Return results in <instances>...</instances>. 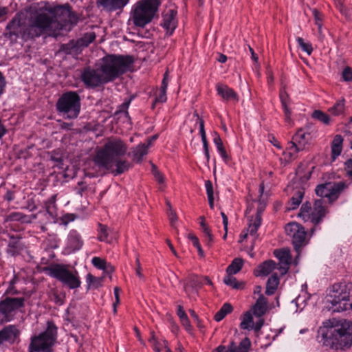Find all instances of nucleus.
<instances>
[{"label":"nucleus","instance_id":"79ce46f5","mask_svg":"<svg viewBox=\"0 0 352 352\" xmlns=\"http://www.w3.org/2000/svg\"><path fill=\"white\" fill-rule=\"evenodd\" d=\"M223 282L227 285L232 287L233 289H241L243 287V283L238 282L232 274H227L223 279Z\"/></svg>","mask_w":352,"mask_h":352},{"label":"nucleus","instance_id":"603ef678","mask_svg":"<svg viewBox=\"0 0 352 352\" xmlns=\"http://www.w3.org/2000/svg\"><path fill=\"white\" fill-rule=\"evenodd\" d=\"M201 221H200V226L201 231L204 234V236H206L208 235H210L212 234L211 230L210 229L209 226L207 225L205 217H200Z\"/></svg>","mask_w":352,"mask_h":352},{"label":"nucleus","instance_id":"8fccbe9b","mask_svg":"<svg viewBox=\"0 0 352 352\" xmlns=\"http://www.w3.org/2000/svg\"><path fill=\"white\" fill-rule=\"evenodd\" d=\"M98 239L100 241H107L108 237V228L102 224L98 225Z\"/></svg>","mask_w":352,"mask_h":352},{"label":"nucleus","instance_id":"b1692460","mask_svg":"<svg viewBox=\"0 0 352 352\" xmlns=\"http://www.w3.org/2000/svg\"><path fill=\"white\" fill-rule=\"evenodd\" d=\"M343 138L341 135H336L331 142L332 158L335 160L342 151Z\"/></svg>","mask_w":352,"mask_h":352},{"label":"nucleus","instance_id":"9b49d317","mask_svg":"<svg viewBox=\"0 0 352 352\" xmlns=\"http://www.w3.org/2000/svg\"><path fill=\"white\" fill-rule=\"evenodd\" d=\"M286 234L292 239L295 250L300 254V249L306 245V232L305 228L296 222L289 223L285 228Z\"/></svg>","mask_w":352,"mask_h":352},{"label":"nucleus","instance_id":"49530a36","mask_svg":"<svg viewBox=\"0 0 352 352\" xmlns=\"http://www.w3.org/2000/svg\"><path fill=\"white\" fill-rule=\"evenodd\" d=\"M96 38V34L93 32H87L84 34L83 37L78 40L80 45L87 46L92 43Z\"/></svg>","mask_w":352,"mask_h":352},{"label":"nucleus","instance_id":"6e6552de","mask_svg":"<svg viewBox=\"0 0 352 352\" xmlns=\"http://www.w3.org/2000/svg\"><path fill=\"white\" fill-rule=\"evenodd\" d=\"M50 276L57 279L70 289H76L80 286L81 281L77 271H70L67 266L53 264L44 268Z\"/></svg>","mask_w":352,"mask_h":352},{"label":"nucleus","instance_id":"e2e57ef3","mask_svg":"<svg viewBox=\"0 0 352 352\" xmlns=\"http://www.w3.org/2000/svg\"><path fill=\"white\" fill-rule=\"evenodd\" d=\"M119 292H120V289L118 287H116L114 288V296H115L116 301L113 303V310H114L115 313L116 312V307L120 303Z\"/></svg>","mask_w":352,"mask_h":352},{"label":"nucleus","instance_id":"c756f323","mask_svg":"<svg viewBox=\"0 0 352 352\" xmlns=\"http://www.w3.org/2000/svg\"><path fill=\"white\" fill-rule=\"evenodd\" d=\"M279 284V278L276 274H272L267 280L266 284L265 294L272 295L276 290Z\"/></svg>","mask_w":352,"mask_h":352},{"label":"nucleus","instance_id":"864d4df0","mask_svg":"<svg viewBox=\"0 0 352 352\" xmlns=\"http://www.w3.org/2000/svg\"><path fill=\"white\" fill-rule=\"evenodd\" d=\"M344 170L346 175L352 179V159L346 160L344 163Z\"/></svg>","mask_w":352,"mask_h":352},{"label":"nucleus","instance_id":"72a5a7b5","mask_svg":"<svg viewBox=\"0 0 352 352\" xmlns=\"http://www.w3.org/2000/svg\"><path fill=\"white\" fill-rule=\"evenodd\" d=\"M262 219H260L259 216L255 217L254 219L250 220L248 228L247 230L249 235L253 236L254 239L257 237V230L261 225Z\"/></svg>","mask_w":352,"mask_h":352},{"label":"nucleus","instance_id":"a19ab883","mask_svg":"<svg viewBox=\"0 0 352 352\" xmlns=\"http://www.w3.org/2000/svg\"><path fill=\"white\" fill-rule=\"evenodd\" d=\"M10 239L8 241L9 252L14 254L20 249V238L19 236L9 235Z\"/></svg>","mask_w":352,"mask_h":352},{"label":"nucleus","instance_id":"1a4fd4ad","mask_svg":"<svg viewBox=\"0 0 352 352\" xmlns=\"http://www.w3.org/2000/svg\"><path fill=\"white\" fill-rule=\"evenodd\" d=\"M57 111L66 118L74 119L78 117L80 110V100L75 91L64 93L56 102Z\"/></svg>","mask_w":352,"mask_h":352},{"label":"nucleus","instance_id":"20e7f679","mask_svg":"<svg viewBox=\"0 0 352 352\" xmlns=\"http://www.w3.org/2000/svg\"><path fill=\"white\" fill-rule=\"evenodd\" d=\"M126 151L127 146L122 140L109 139L104 146L96 151L93 160L99 168L111 167V162L124 155Z\"/></svg>","mask_w":352,"mask_h":352},{"label":"nucleus","instance_id":"f704fd0d","mask_svg":"<svg viewBox=\"0 0 352 352\" xmlns=\"http://www.w3.org/2000/svg\"><path fill=\"white\" fill-rule=\"evenodd\" d=\"M280 99L281 104H282V106L284 109L285 120L287 122H290L291 111H289V109L288 108V103H287L288 99H289V96L285 91H282L280 94Z\"/></svg>","mask_w":352,"mask_h":352},{"label":"nucleus","instance_id":"c03bdc74","mask_svg":"<svg viewBox=\"0 0 352 352\" xmlns=\"http://www.w3.org/2000/svg\"><path fill=\"white\" fill-rule=\"evenodd\" d=\"M25 215L21 212H14L5 217L4 222L9 221H23Z\"/></svg>","mask_w":352,"mask_h":352},{"label":"nucleus","instance_id":"a878e982","mask_svg":"<svg viewBox=\"0 0 352 352\" xmlns=\"http://www.w3.org/2000/svg\"><path fill=\"white\" fill-rule=\"evenodd\" d=\"M148 146L146 144H141L138 145L133 151V160L140 163L142 162L143 157L148 153Z\"/></svg>","mask_w":352,"mask_h":352},{"label":"nucleus","instance_id":"69168bd1","mask_svg":"<svg viewBox=\"0 0 352 352\" xmlns=\"http://www.w3.org/2000/svg\"><path fill=\"white\" fill-rule=\"evenodd\" d=\"M9 12L8 7L0 6V20L5 21L6 19V15Z\"/></svg>","mask_w":352,"mask_h":352},{"label":"nucleus","instance_id":"c85d7f7f","mask_svg":"<svg viewBox=\"0 0 352 352\" xmlns=\"http://www.w3.org/2000/svg\"><path fill=\"white\" fill-rule=\"evenodd\" d=\"M151 334L148 342L151 343L155 352H160L163 348H167V342L166 340H159L155 336L153 331H152Z\"/></svg>","mask_w":352,"mask_h":352},{"label":"nucleus","instance_id":"dca6fc26","mask_svg":"<svg viewBox=\"0 0 352 352\" xmlns=\"http://www.w3.org/2000/svg\"><path fill=\"white\" fill-rule=\"evenodd\" d=\"M129 1L130 0H97L96 3L106 11L114 12L122 10Z\"/></svg>","mask_w":352,"mask_h":352},{"label":"nucleus","instance_id":"6ab92c4d","mask_svg":"<svg viewBox=\"0 0 352 352\" xmlns=\"http://www.w3.org/2000/svg\"><path fill=\"white\" fill-rule=\"evenodd\" d=\"M202 282L201 279L195 276H190L184 284V290L189 297H192L198 293V289L201 287Z\"/></svg>","mask_w":352,"mask_h":352},{"label":"nucleus","instance_id":"7ed1b4c3","mask_svg":"<svg viewBox=\"0 0 352 352\" xmlns=\"http://www.w3.org/2000/svg\"><path fill=\"white\" fill-rule=\"evenodd\" d=\"M318 333L323 344L331 348L343 349L352 345V322L346 320H329L323 323Z\"/></svg>","mask_w":352,"mask_h":352},{"label":"nucleus","instance_id":"09e8293b","mask_svg":"<svg viewBox=\"0 0 352 352\" xmlns=\"http://www.w3.org/2000/svg\"><path fill=\"white\" fill-rule=\"evenodd\" d=\"M296 41L304 52H305L308 55H310L313 51V48L311 45L309 43H305L304 39L301 37H298Z\"/></svg>","mask_w":352,"mask_h":352},{"label":"nucleus","instance_id":"5701e85b","mask_svg":"<svg viewBox=\"0 0 352 352\" xmlns=\"http://www.w3.org/2000/svg\"><path fill=\"white\" fill-rule=\"evenodd\" d=\"M267 309V300L263 294H260L256 301V303L252 307L253 314L256 316L261 317L266 313Z\"/></svg>","mask_w":352,"mask_h":352},{"label":"nucleus","instance_id":"0eeeda50","mask_svg":"<svg viewBox=\"0 0 352 352\" xmlns=\"http://www.w3.org/2000/svg\"><path fill=\"white\" fill-rule=\"evenodd\" d=\"M57 329L54 322L48 321L44 331L31 337L28 352H54L57 342Z\"/></svg>","mask_w":352,"mask_h":352},{"label":"nucleus","instance_id":"423d86ee","mask_svg":"<svg viewBox=\"0 0 352 352\" xmlns=\"http://www.w3.org/2000/svg\"><path fill=\"white\" fill-rule=\"evenodd\" d=\"M161 4L160 0H140L131 8V19L133 24L140 28L152 21Z\"/></svg>","mask_w":352,"mask_h":352},{"label":"nucleus","instance_id":"3c124183","mask_svg":"<svg viewBox=\"0 0 352 352\" xmlns=\"http://www.w3.org/2000/svg\"><path fill=\"white\" fill-rule=\"evenodd\" d=\"M56 195H54L47 199L45 202V208L48 212L52 213L56 206Z\"/></svg>","mask_w":352,"mask_h":352},{"label":"nucleus","instance_id":"393cba45","mask_svg":"<svg viewBox=\"0 0 352 352\" xmlns=\"http://www.w3.org/2000/svg\"><path fill=\"white\" fill-rule=\"evenodd\" d=\"M347 187L346 184L344 182H331L330 188V201H333L338 199L339 195Z\"/></svg>","mask_w":352,"mask_h":352},{"label":"nucleus","instance_id":"473e14b6","mask_svg":"<svg viewBox=\"0 0 352 352\" xmlns=\"http://www.w3.org/2000/svg\"><path fill=\"white\" fill-rule=\"evenodd\" d=\"M230 345L233 349V352H248L251 342L249 338H245L241 341L239 346H236L234 342H232Z\"/></svg>","mask_w":352,"mask_h":352},{"label":"nucleus","instance_id":"0e129e2a","mask_svg":"<svg viewBox=\"0 0 352 352\" xmlns=\"http://www.w3.org/2000/svg\"><path fill=\"white\" fill-rule=\"evenodd\" d=\"M135 263H136V269H135L136 275L140 278H143L144 276L142 273V267H141V264H140L139 258H136Z\"/></svg>","mask_w":352,"mask_h":352},{"label":"nucleus","instance_id":"6e6d98bb","mask_svg":"<svg viewBox=\"0 0 352 352\" xmlns=\"http://www.w3.org/2000/svg\"><path fill=\"white\" fill-rule=\"evenodd\" d=\"M342 78L345 81H352V69L346 67L342 71Z\"/></svg>","mask_w":352,"mask_h":352},{"label":"nucleus","instance_id":"4c0bfd02","mask_svg":"<svg viewBox=\"0 0 352 352\" xmlns=\"http://www.w3.org/2000/svg\"><path fill=\"white\" fill-rule=\"evenodd\" d=\"M330 188L331 182L318 185L316 188V193L321 197H327L330 200Z\"/></svg>","mask_w":352,"mask_h":352},{"label":"nucleus","instance_id":"e433bc0d","mask_svg":"<svg viewBox=\"0 0 352 352\" xmlns=\"http://www.w3.org/2000/svg\"><path fill=\"white\" fill-rule=\"evenodd\" d=\"M232 311V307L230 303H225L221 308L215 314L214 318L217 322L223 320L226 316Z\"/></svg>","mask_w":352,"mask_h":352},{"label":"nucleus","instance_id":"680f3d73","mask_svg":"<svg viewBox=\"0 0 352 352\" xmlns=\"http://www.w3.org/2000/svg\"><path fill=\"white\" fill-rule=\"evenodd\" d=\"M87 281L89 283L95 285L96 287L100 286L101 283V280L99 278H97L90 274H88L87 276Z\"/></svg>","mask_w":352,"mask_h":352},{"label":"nucleus","instance_id":"f8f14e48","mask_svg":"<svg viewBox=\"0 0 352 352\" xmlns=\"http://www.w3.org/2000/svg\"><path fill=\"white\" fill-rule=\"evenodd\" d=\"M309 139V134L303 130L300 129L296 132L292 137L290 146L288 147V151L286 153L290 160L296 158L297 153L305 148Z\"/></svg>","mask_w":352,"mask_h":352},{"label":"nucleus","instance_id":"bf43d9fd","mask_svg":"<svg viewBox=\"0 0 352 352\" xmlns=\"http://www.w3.org/2000/svg\"><path fill=\"white\" fill-rule=\"evenodd\" d=\"M153 173L155 176V179L160 184H163L164 182V177L163 175L157 170L155 166L154 165H153Z\"/></svg>","mask_w":352,"mask_h":352},{"label":"nucleus","instance_id":"412c9836","mask_svg":"<svg viewBox=\"0 0 352 352\" xmlns=\"http://www.w3.org/2000/svg\"><path fill=\"white\" fill-rule=\"evenodd\" d=\"M277 267L276 263L272 260H267L259 265L254 270L257 276H267Z\"/></svg>","mask_w":352,"mask_h":352},{"label":"nucleus","instance_id":"37998d69","mask_svg":"<svg viewBox=\"0 0 352 352\" xmlns=\"http://www.w3.org/2000/svg\"><path fill=\"white\" fill-rule=\"evenodd\" d=\"M344 100L342 99L338 101L332 107L329 108V111L334 115L339 116L344 112Z\"/></svg>","mask_w":352,"mask_h":352},{"label":"nucleus","instance_id":"9d476101","mask_svg":"<svg viewBox=\"0 0 352 352\" xmlns=\"http://www.w3.org/2000/svg\"><path fill=\"white\" fill-rule=\"evenodd\" d=\"M25 298L23 297H6L0 301V321L1 322L12 320L16 311L24 307Z\"/></svg>","mask_w":352,"mask_h":352},{"label":"nucleus","instance_id":"cd10ccee","mask_svg":"<svg viewBox=\"0 0 352 352\" xmlns=\"http://www.w3.org/2000/svg\"><path fill=\"white\" fill-rule=\"evenodd\" d=\"M80 43L74 40L70 41L68 43L62 44L60 47L59 51L63 52L66 54H76L80 47Z\"/></svg>","mask_w":352,"mask_h":352},{"label":"nucleus","instance_id":"aec40b11","mask_svg":"<svg viewBox=\"0 0 352 352\" xmlns=\"http://www.w3.org/2000/svg\"><path fill=\"white\" fill-rule=\"evenodd\" d=\"M177 12L174 10H169L163 16L162 26L170 34H171L177 27V21L176 19Z\"/></svg>","mask_w":352,"mask_h":352},{"label":"nucleus","instance_id":"774afa93","mask_svg":"<svg viewBox=\"0 0 352 352\" xmlns=\"http://www.w3.org/2000/svg\"><path fill=\"white\" fill-rule=\"evenodd\" d=\"M177 315L179 317L180 320L185 317H187V315L182 305L177 306Z\"/></svg>","mask_w":352,"mask_h":352},{"label":"nucleus","instance_id":"bb28decb","mask_svg":"<svg viewBox=\"0 0 352 352\" xmlns=\"http://www.w3.org/2000/svg\"><path fill=\"white\" fill-rule=\"evenodd\" d=\"M168 73L166 72L164 75V78L162 82V85L159 93L156 95L155 103H163L166 100V89L168 86Z\"/></svg>","mask_w":352,"mask_h":352},{"label":"nucleus","instance_id":"a18cd8bd","mask_svg":"<svg viewBox=\"0 0 352 352\" xmlns=\"http://www.w3.org/2000/svg\"><path fill=\"white\" fill-rule=\"evenodd\" d=\"M312 117L315 119L318 120L321 122L326 124H328L330 122L329 116L327 113H325L320 110L314 111L312 114Z\"/></svg>","mask_w":352,"mask_h":352},{"label":"nucleus","instance_id":"2eb2a0df","mask_svg":"<svg viewBox=\"0 0 352 352\" xmlns=\"http://www.w3.org/2000/svg\"><path fill=\"white\" fill-rule=\"evenodd\" d=\"M325 204L326 201L322 199H319L315 201L309 219V221L314 224H318L325 216L327 212L324 206Z\"/></svg>","mask_w":352,"mask_h":352},{"label":"nucleus","instance_id":"f257e3e1","mask_svg":"<svg viewBox=\"0 0 352 352\" xmlns=\"http://www.w3.org/2000/svg\"><path fill=\"white\" fill-rule=\"evenodd\" d=\"M78 19L69 6L52 8L50 13L36 11L29 16L18 12L8 23L4 36L14 43L19 38L24 42L32 41L45 34L56 36L60 30L70 31Z\"/></svg>","mask_w":352,"mask_h":352},{"label":"nucleus","instance_id":"ddd939ff","mask_svg":"<svg viewBox=\"0 0 352 352\" xmlns=\"http://www.w3.org/2000/svg\"><path fill=\"white\" fill-rule=\"evenodd\" d=\"M20 331L13 324L6 326L0 331V346L4 343L12 344L19 342Z\"/></svg>","mask_w":352,"mask_h":352},{"label":"nucleus","instance_id":"f03ea898","mask_svg":"<svg viewBox=\"0 0 352 352\" xmlns=\"http://www.w3.org/2000/svg\"><path fill=\"white\" fill-rule=\"evenodd\" d=\"M134 59L131 56L108 55L96 68L87 67L81 72L80 79L88 88H95L111 82L127 72Z\"/></svg>","mask_w":352,"mask_h":352},{"label":"nucleus","instance_id":"4d7b16f0","mask_svg":"<svg viewBox=\"0 0 352 352\" xmlns=\"http://www.w3.org/2000/svg\"><path fill=\"white\" fill-rule=\"evenodd\" d=\"M201 140L203 142L204 155L206 156L207 162H208L210 160V154H209V150H208V141L206 139V136L201 137Z\"/></svg>","mask_w":352,"mask_h":352},{"label":"nucleus","instance_id":"f3484780","mask_svg":"<svg viewBox=\"0 0 352 352\" xmlns=\"http://www.w3.org/2000/svg\"><path fill=\"white\" fill-rule=\"evenodd\" d=\"M131 167V164L129 162L118 158L115 162H111V167H101L100 169L104 171H110L117 175L127 171Z\"/></svg>","mask_w":352,"mask_h":352},{"label":"nucleus","instance_id":"ea45409f","mask_svg":"<svg viewBox=\"0 0 352 352\" xmlns=\"http://www.w3.org/2000/svg\"><path fill=\"white\" fill-rule=\"evenodd\" d=\"M312 212L311 205L309 202L303 204L301 206L300 211L298 214L305 221H309Z\"/></svg>","mask_w":352,"mask_h":352},{"label":"nucleus","instance_id":"39448f33","mask_svg":"<svg viewBox=\"0 0 352 352\" xmlns=\"http://www.w3.org/2000/svg\"><path fill=\"white\" fill-rule=\"evenodd\" d=\"M327 301L334 312L352 310V284L336 283L329 289Z\"/></svg>","mask_w":352,"mask_h":352},{"label":"nucleus","instance_id":"de8ad7c7","mask_svg":"<svg viewBox=\"0 0 352 352\" xmlns=\"http://www.w3.org/2000/svg\"><path fill=\"white\" fill-rule=\"evenodd\" d=\"M92 264L100 270H107L108 267H111L105 260L100 258V257H94L92 258Z\"/></svg>","mask_w":352,"mask_h":352},{"label":"nucleus","instance_id":"4be33fe9","mask_svg":"<svg viewBox=\"0 0 352 352\" xmlns=\"http://www.w3.org/2000/svg\"><path fill=\"white\" fill-rule=\"evenodd\" d=\"M83 241L76 230L70 231L67 238V248L72 251L78 250L82 246Z\"/></svg>","mask_w":352,"mask_h":352},{"label":"nucleus","instance_id":"338daca9","mask_svg":"<svg viewBox=\"0 0 352 352\" xmlns=\"http://www.w3.org/2000/svg\"><path fill=\"white\" fill-rule=\"evenodd\" d=\"M180 320H181L182 325L185 327V329L187 331H191L192 326L190 324V322L189 321L188 316L181 319Z\"/></svg>","mask_w":352,"mask_h":352},{"label":"nucleus","instance_id":"13d9d810","mask_svg":"<svg viewBox=\"0 0 352 352\" xmlns=\"http://www.w3.org/2000/svg\"><path fill=\"white\" fill-rule=\"evenodd\" d=\"M74 190L78 195L82 197L83 192L87 190V185L83 182H79Z\"/></svg>","mask_w":352,"mask_h":352},{"label":"nucleus","instance_id":"4468645a","mask_svg":"<svg viewBox=\"0 0 352 352\" xmlns=\"http://www.w3.org/2000/svg\"><path fill=\"white\" fill-rule=\"evenodd\" d=\"M274 255L279 261V272L282 275L285 274L289 267L292 262V256L290 254V250L288 249L276 250L274 251Z\"/></svg>","mask_w":352,"mask_h":352},{"label":"nucleus","instance_id":"5fc2aeb1","mask_svg":"<svg viewBox=\"0 0 352 352\" xmlns=\"http://www.w3.org/2000/svg\"><path fill=\"white\" fill-rule=\"evenodd\" d=\"M166 204H167V206L168 207V210L167 212L168 216L169 217V220L170 221L171 225L173 226V224L177 221V216H176L175 212L172 210L170 203L168 201Z\"/></svg>","mask_w":352,"mask_h":352},{"label":"nucleus","instance_id":"58836bf2","mask_svg":"<svg viewBox=\"0 0 352 352\" xmlns=\"http://www.w3.org/2000/svg\"><path fill=\"white\" fill-rule=\"evenodd\" d=\"M253 317L250 311L245 312L242 318L240 327L243 329H253Z\"/></svg>","mask_w":352,"mask_h":352},{"label":"nucleus","instance_id":"7c9ffc66","mask_svg":"<svg viewBox=\"0 0 352 352\" xmlns=\"http://www.w3.org/2000/svg\"><path fill=\"white\" fill-rule=\"evenodd\" d=\"M304 197V191L302 190H298L295 192L294 195L292 197L289 201L288 202L287 208L288 210H294L302 201Z\"/></svg>","mask_w":352,"mask_h":352},{"label":"nucleus","instance_id":"2f4dec72","mask_svg":"<svg viewBox=\"0 0 352 352\" xmlns=\"http://www.w3.org/2000/svg\"><path fill=\"white\" fill-rule=\"evenodd\" d=\"M214 144H215L217 149L221 156L222 159L227 162L230 160L229 155L227 154L226 149L223 146L222 140L220 136L216 133L213 138Z\"/></svg>","mask_w":352,"mask_h":352},{"label":"nucleus","instance_id":"c9c22d12","mask_svg":"<svg viewBox=\"0 0 352 352\" xmlns=\"http://www.w3.org/2000/svg\"><path fill=\"white\" fill-rule=\"evenodd\" d=\"M243 261L240 258H234L231 264L227 267L226 272L228 274H235L238 273L242 268Z\"/></svg>","mask_w":352,"mask_h":352},{"label":"nucleus","instance_id":"a211bd4d","mask_svg":"<svg viewBox=\"0 0 352 352\" xmlns=\"http://www.w3.org/2000/svg\"><path fill=\"white\" fill-rule=\"evenodd\" d=\"M217 94L225 101H232L237 102L239 96L237 94L226 85L218 83L216 85Z\"/></svg>","mask_w":352,"mask_h":352},{"label":"nucleus","instance_id":"052dcab7","mask_svg":"<svg viewBox=\"0 0 352 352\" xmlns=\"http://www.w3.org/2000/svg\"><path fill=\"white\" fill-rule=\"evenodd\" d=\"M205 187L206 189V193H207L208 198V197H214L213 186H212V182L210 180H207L205 182Z\"/></svg>","mask_w":352,"mask_h":352}]
</instances>
